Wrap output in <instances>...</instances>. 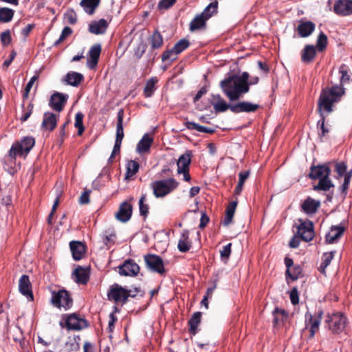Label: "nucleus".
<instances>
[{"instance_id":"obj_2","label":"nucleus","mask_w":352,"mask_h":352,"mask_svg":"<svg viewBox=\"0 0 352 352\" xmlns=\"http://www.w3.org/2000/svg\"><path fill=\"white\" fill-rule=\"evenodd\" d=\"M250 75L244 72L240 76L230 75L220 82L223 93L230 101H236L249 92L248 81Z\"/></svg>"},{"instance_id":"obj_26","label":"nucleus","mask_w":352,"mask_h":352,"mask_svg":"<svg viewBox=\"0 0 352 352\" xmlns=\"http://www.w3.org/2000/svg\"><path fill=\"white\" fill-rule=\"evenodd\" d=\"M316 48L312 45H307L301 52V61L305 64H310L316 56Z\"/></svg>"},{"instance_id":"obj_14","label":"nucleus","mask_w":352,"mask_h":352,"mask_svg":"<svg viewBox=\"0 0 352 352\" xmlns=\"http://www.w3.org/2000/svg\"><path fill=\"white\" fill-rule=\"evenodd\" d=\"M331 172L330 167L327 164L312 166L310 168L309 177L312 179H320L324 177H329Z\"/></svg>"},{"instance_id":"obj_43","label":"nucleus","mask_w":352,"mask_h":352,"mask_svg":"<svg viewBox=\"0 0 352 352\" xmlns=\"http://www.w3.org/2000/svg\"><path fill=\"white\" fill-rule=\"evenodd\" d=\"M333 184H332L331 180L328 177H324L319 179V182L317 185L314 186V190L316 191H327L331 187H333Z\"/></svg>"},{"instance_id":"obj_32","label":"nucleus","mask_w":352,"mask_h":352,"mask_svg":"<svg viewBox=\"0 0 352 352\" xmlns=\"http://www.w3.org/2000/svg\"><path fill=\"white\" fill-rule=\"evenodd\" d=\"M191 248V242L189 240V231L188 230H183L177 244V248L181 252H186Z\"/></svg>"},{"instance_id":"obj_34","label":"nucleus","mask_w":352,"mask_h":352,"mask_svg":"<svg viewBox=\"0 0 352 352\" xmlns=\"http://www.w3.org/2000/svg\"><path fill=\"white\" fill-rule=\"evenodd\" d=\"M272 314L274 316L273 324L274 327H278L283 324L288 317L287 312L284 309H279L278 307L274 309Z\"/></svg>"},{"instance_id":"obj_59","label":"nucleus","mask_w":352,"mask_h":352,"mask_svg":"<svg viewBox=\"0 0 352 352\" xmlns=\"http://www.w3.org/2000/svg\"><path fill=\"white\" fill-rule=\"evenodd\" d=\"M37 79H38V77L36 76H34L30 78V81L28 82V84L26 85V86L25 87L24 92L23 94V99H27L29 97V93H30L34 82Z\"/></svg>"},{"instance_id":"obj_28","label":"nucleus","mask_w":352,"mask_h":352,"mask_svg":"<svg viewBox=\"0 0 352 352\" xmlns=\"http://www.w3.org/2000/svg\"><path fill=\"white\" fill-rule=\"evenodd\" d=\"M344 232V228L343 226H332L330 232L325 236L326 243L329 244L335 243L343 234Z\"/></svg>"},{"instance_id":"obj_51","label":"nucleus","mask_w":352,"mask_h":352,"mask_svg":"<svg viewBox=\"0 0 352 352\" xmlns=\"http://www.w3.org/2000/svg\"><path fill=\"white\" fill-rule=\"evenodd\" d=\"M302 272V270L300 265H293L292 267V270L289 271V274H285L286 279L287 280L288 278H290L292 280H296L299 278Z\"/></svg>"},{"instance_id":"obj_48","label":"nucleus","mask_w":352,"mask_h":352,"mask_svg":"<svg viewBox=\"0 0 352 352\" xmlns=\"http://www.w3.org/2000/svg\"><path fill=\"white\" fill-rule=\"evenodd\" d=\"M327 42L328 38L327 35L323 32H321L318 36L316 48L319 52H322L326 49Z\"/></svg>"},{"instance_id":"obj_35","label":"nucleus","mask_w":352,"mask_h":352,"mask_svg":"<svg viewBox=\"0 0 352 352\" xmlns=\"http://www.w3.org/2000/svg\"><path fill=\"white\" fill-rule=\"evenodd\" d=\"M83 80V75L76 72H70L65 76L67 83L74 87L78 86Z\"/></svg>"},{"instance_id":"obj_4","label":"nucleus","mask_w":352,"mask_h":352,"mask_svg":"<svg viewBox=\"0 0 352 352\" xmlns=\"http://www.w3.org/2000/svg\"><path fill=\"white\" fill-rule=\"evenodd\" d=\"M35 144L32 137H24L20 141L15 142L9 151V157L15 160L17 156H26Z\"/></svg>"},{"instance_id":"obj_17","label":"nucleus","mask_w":352,"mask_h":352,"mask_svg":"<svg viewBox=\"0 0 352 352\" xmlns=\"http://www.w3.org/2000/svg\"><path fill=\"white\" fill-rule=\"evenodd\" d=\"M131 215L132 205L126 201L120 205L118 212L115 214V217L119 221L125 223L131 219Z\"/></svg>"},{"instance_id":"obj_52","label":"nucleus","mask_w":352,"mask_h":352,"mask_svg":"<svg viewBox=\"0 0 352 352\" xmlns=\"http://www.w3.org/2000/svg\"><path fill=\"white\" fill-rule=\"evenodd\" d=\"M190 43L189 41L186 38H182L177 41L174 45V50L177 52L179 54H180L182 52H183L184 50H186L187 48L189 47Z\"/></svg>"},{"instance_id":"obj_24","label":"nucleus","mask_w":352,"mask_h":352,"mask_svg":"<svg viewBox=\"0 0 352 352\" xmlns=\"http://www.w3.org/2000/svg\"><path fill=\"white\" fill-rule=\"evenodd\" d=\"M69 248L73 258L75 261L80 260L86 252V246L82 242L78 241H71L69 243Z\"/></svg>"},{"instance_id":"obj_47","label":"nucleus","mask_w":352,"mask_h":352,"mask_svg":"<svg viewBox=\"0 0 352 352\" xmlns=\"http://www.w3.org/2000/svg\"><path fill=\"white\" fill-rule=\"evenodd\" d=\"M179 54L174 50V47L171 49L166 50L162 54V60L165 62L166 60H170L173 62L177 59Z\"/></svg>"},{"instance_id":"obj_7","label":"nucleus","mask_w":352,"mask_h":352,"mask_svg":"<svg viewBox=\"0 0 352 352\" xmlns=\"http://www.w3.org/2000/svg\"><path fill=\"white\" fill-rule=\"evenodd\" d=\"M50 302L53 306L57 308L63 307L65 310L70 309L73 305V299L69 292L64 289L53 292Z\"/></svg>"},{"instance_id":"obj_63","label":"nucleus","mask_w":352,"mask_h":352,"mask_svg":"<svg viewBox=\"0 0 352 352\" xmlns=\"http://www.w3.org/2000/svg\"><path fill=\"white\" fill-rule=\"evenodd\" d=\"M177 0H160L158 3V8L162 9H168L171 6H173Z\"/></svg>"},{"instance_id":"obj_60","label":"nucleus","mask_w":352,"mask_h":352,"mask_svg":"<svg viewBox=\"0 0 352 352\" xmlns=\"http://www.w3.org/2000/svg\"><path fill=\"white\" fill-rule=\"evenodd\" d=\"M0 39L3 46L8 45L12 41L10 31L9 30L3 32L0 35Z\"/></svg>"},{"instance_id":"obj_13","label":"nucleus","mask_w":352,"mask_h":352,"mask_svg":"<svg viewBox=\"0 0 352 352\" xmlns=\"http://www.w3.org/2000/svg\"><path fill=\"white\" fill-rule=\"evenodd\" d=\"M88 326L85 318H80L76 314L68 315L65 320V327L68 330H81Z\"/></svg>"},{"instance_id":"obj_55","label":"nucleus","mask_w":352,"mask_h":352,"mask_svg":"<svg viewBox=\"0 0 352 352\" xmlns=\"http://www.w3.org/2000/svg\"><path fill=\"white\" fill-rule=\"evenodd\" d=\"M64 18L67 20V23L71 25H74L77 22V14L72 9L67 11L64 15Z\"/></svg>"},{"instance_id":"obj_41","label":"nucleus","mask_w":352,"mask_h":352,"mask_svg":"<svg viewBox=\"0 0 352 352\" xmlns=\"http://www.w3.org/2000/svg\"><path fill=\"white\" fill-rule=\"evenodd\" d=\"M118 273L121 276H132V258L125 260L122 264L118 266Z\"/></svg>"},{"instance_id":"obj_10","label":"nucleus","mask_w":352,"mask_h":352,"mask_svg":"<svg viewBox=\"0 0 352 352\" xmlns=\"http://www.w3.org/2000/svg\"><path fill=\"white\" fill-rule=\"evenodd\" d=\"M144 261L146 267L151 271L160 274H164L165 273L164 262L160 256L146 254L144 256Z\"/></svg>"},{"instance_id":"obj_38","label":"nucleus","mask_w":352,"mask_h":352,"mask_svg":"<svg viewBox=\"0 0 352 352\" xmlns=\"http://www.w3.org/2000/svg\"><path fill=\"white\" fill-rule=\"evenodd\" d=\"M158 79L157 77H153L146 82L144 88V96L146 98H150L153 95L157 89L156 85Z\"/></svg>"},{"instance_id":"obj_42","label":"nucleus","mask_w":352,"mask_h":352,"mask_svg":"<svg viewBox=\"0 0 352 352\" xmlns=\"http://www.w3.org/2000/svg\"><path fill=\"white\" fill-rule=\"evenodd\" d=\"M186 127L189 130H197L199 132L212 134L214 133L215 130L211 128L199 125L195 122L187 121L184 123Z\"/></svg>"},{"instance_id":"obj_20","label":"nucleus","mask_w":352,"mask_h":352,"mask_svg":"<svg viewBox=\"0 0 352 352\" xmlns=\"http://www.w3.org/2000/svg\"><path fill=\"white\" fill-rule=\"evenodd\" d=\"M260 108L258 104L248 101H240L234 104V113H254Z\"/></svg>"},{"instance_id":"obj_57","label":"nucleus","mask_w":352,"mask_h":352,"mask_svg":"<svg viewBox=\"0 0 352 352\" xmlns=\"http://www.w3.org/2000/svg\"><path fill=\"white\" fill-rule=\"evenodd\" d=\"M232 243H230L223 246L222 250H220V255L222 261H227L231 254Z\"/></svg>"},{"instance_id":"obj_46","label":"nucleus","mask_w":352,"mask_h":352,"mask_svg":"<svg viewBox=\"0 0 352 352\" xmlns=\"http://www.w3.org/2000/svg\"><path fill=\"white\" fill-rule=\"evenodd\" d=\"M14 14V10L8 8H0V22L8 23L12 21Z\"/></svg>"},{"instance_id":"obj_39","label":"nucleus","mask_w":352,"mask_h":352,"mask_svg":"<svg viewBox=\"0 0 352 352\" xmlns=\"http://www.w3.org/2000/svg\"><path fill=\"white\" fill-rule=\"evenodd\" d=\"M100 0H82L80 5L84 10L89 14H92L96 8L98 6Z\"/></svg>"},{"instance_id":"obj_16","label":"nucleus","mask_w":352,"mask_h":352,"mask_svg":"<svg viewBox=\"0 0 352 352\" xmlns=\"http://www.w3.org/2000/svg\"><path fill=\"white\" fill-rule=\"evenodd\" d=\"M333 12L339 16L352 14V0H338L333 6Z\"/></svg>"},{"instance_id":"obj_9","label":"nucleus","mask_w":352,"mask_h":352,"mask_svg":"<svg viewBox=\"0 0 352 352\" xmlns=\"http://www.w3.org/2000/svg\"><path fill=\"white\" fill-rule=\"evenodd\" d=\"M154 139L149 134L145 133L136 145L135 152L140 155L141 162L146 163L147 156L151 153V148Z\"/></svg>"},{"instance_id":"obj_22","label":"nucleus","mask_w":352,"mask_h":352,"mask_svg":"<svg viewBox=\"0 0 352 352\" xmlns=\"http://www.w3.org/2000/svg\"><path fill=\"white\" fill-rule=\"evenodd\" d=\"M89 268L78 266L72 272V278L78 284L85 285L89 280Z\"/></svg>"},{"instance_id":"obj_30","label":"nucleus","mask_w":352,"mask_h":352,"mask_svg":"<svg viewBox=\"0 0 352 352\" xmlns=\"http://www.w3.org/2000/svg\"><path fill=\"white\" fill-rule=\"evenodd\" d=\"M81 339L80 336H69L65 344L67 352H76L80 350Z\"/></svg>"},{"instance_id":"obj_21","label":"nucleus","mask_w":352,"mask_h":352,"mask_svg":"<svg viewBox=\"0 0 352 352\" xmlns=\"http://www.w3.org/2000/svg\"><path fill=\"white\" fill-rule=\"evenodd\" d=\"M19 292L28 299L31 300H33L34 296L32 291V285L28 275L23 274L21 276L19 281Z\"/></svg>"},{"instance_id":"obj_25","label":"nucleus","mask_w":352,"mask_h":352,"mask_svg":"<svg viewBox=\"0 0 352 352\" xmlns=\"http://www.w3.org/2000/svg\"><path fill=\"white\" fill-rule=\"evenodd\" d=\"M320 206V201L308 197L301 204L302 210L307 214H315Z\"/></svg>"},{"instance_id":"obj_11","label":"nucleus","mask_w":352,"mask_h":352,"mask_svg":"<svg viewBox=\"0 0 352 352\" xmlns=\"http://www.w3.org/2000/svg\"><path fill=\"white\" fill-rule=\"evenodd\" d=\"M300 224L297 228V236L306 242L311 241L314 236V224L311 221L299 220Z\"/></svg>"},{"instance_id":"obj_23","label":"nucleus","mask_w":352,"mask_h":352,"mask_svg":"<svg viewBox=\"0 0 352 352\" xmlns=\"http://www.w3.org/2000/svg\"><path fill=\"white\" fill-rule=\"evenodd\" d=\"M101 45L100 44H96L91 47L88 53L87 66L90 69H94L99 60L100 56L101 54Z\"/></svg>"},{"instance_id":"obj_6","label":"nucleus","mask_w":352,"mask_h":352,"mask_svg":"<svg viewBox=\"0 0 352 352\" xmlns=\"http://www.w3.org/2000/svg\"><path fill=\"white\" fill-rule=\"evenodd\" d=\"M131 290L122 287L118 283L111 285L107 294L108 299L117 305H123L130 296Z\"/></svg>"},{"instance_id":"obj_40","label":"nucleus","mask_w":352,"mask_h":352,"mask_svg":"<svg viewBox=\"0 0 352 352\" xmlns=\"http://www.w3.org/2000/svg\"><path fill=\"white\" fill-rule=\"evenodd\" d=\"M218 5L217 0L212 1L200 14L208 20L211 16L217 13Z\"/></svg>"},{"instance_id":"obj_53","label":"nucleus","mask_w":352,"mask_h":352,"mask_svg":"<svg viewBox=\"0 0 352 352\" xmlns=\"http://www.w3.org/2000/svg\"><path fill=\"white\" fill-rule=\"evenodd\" d=\"M23 107V114L20 118V120L21 122H24L30 117L34 109V104L30 102L27 107H24V104L22 105Z\"/></svg>"},{"instance_id":"obj_15","label":"nucleus","mask_w":352,"mask_h":352,"mask_svg":"<svg viewBox=\"0 0 352 352\" xmlns=\"http://www.w3.org/2000/svg\"><path fill=\"white\" fill-rule=\"evenodd\" d=\"M339 73L341 74L340 84L339 85H333L330 87H326L322 89V90L327 89H333L337 88L341 89L344 91V94H345V89L344 88V85L346 83H349L351 79V75L349 74V69L348 66L345 64H342L339 68Z\"/></svg>"},{"instance_id":"obj_1","label":"nucleus","mask_w":352,"mask_h":352,"mask_svg":"<svg viewBox=\"0 0 352 352\" xmlns=\"http://www.w3.org/2000/svg\"><path fill=\"white\" fill-rule=\"evenodd\" d=\"M344 96V91L336 87L333 89L322 90L318 101L317 111L320 119L317 122V128L320 129L319 137H324L329 133V129L325 126L327 116L325 113H330L333 111V106L339 102Z\"/></svg>"},{"instance_id":"obj_56","label":"nucleus","mask_w":352,"mask_h":352,"mask_svg":"<svg viewBox=\"0 0 352 352\" xmlns=\"http://www.w3.org/2000/svg\"><path fill=\"white\" fill-rule=\"evenodd\" d=\"M346 164L344 162H337L335 166V170L337 173L338 177L345 176L346 172Z\"/></svg>"},{"instance_id":"obj_18","label":"nucleus","mask_w":352,"mask_h":352,"mask_svg":"<svg viewBox=\"0 0 352 352\" xmlns=\"http://www.w3.org/2000/svg\"><path fill=\"white\" fill-rule=\"evenodd\" d=\"M296 29L300 37L306 38L309 36L315 30L316 24L311 21L300 20Z\"/></svg>"},{"instance_id":"obj_45","label":"nucleus","mask_w":352,"mask_h":352,"mask_svg":"<svg viewBox=\"0 0 352 352\" xmlns=\"http://www.w3.org/2000/svg\"><path fill=\"white\" fill-rule=\"evenodd\" d=\"M215 112H225L228 109H230L234 113V104H227L224 100L221 101H217L215 103H212Z\"/></svg>"},{"instance_id":"obj_19","label":"nucleus","mask_w":352,"mask_h":352,"mask_svg":"<svg viewBox=\"0 0 352 352\" xmlns=\"http://www.w3.org/2000/svg\"><path fill=\"white\" fill-rule=\"evenodd\" d=\"M59 115L51 112H45L43 114V119L41 124L43 129L53 131L57 126Z\"/></svg>"},{"instance_id":"obj_44","label":"nucleus","mask_w":352,"mask_h":352,"mask_svg":"<svg viewBox=\"0 0 352 352\" xmlns=\"http://www.w3.org/2000/svg\"><path fill=\"white\" fill-rule=\"evenodd\" d=\"M122 121H123V111L120 110L118 113V123H117V129H116V142H122V140L124 137L123 132V126H122Z\"/></svg>"},{"instance_id":"obj_37","label":"nucleus","mask_w":352,"mask_h":352,"mask_svg":"<svg viewBox=\"0 0 352 352\" xmlns=\"http://www.w3.org/2000/svg\"><path fill=\"white\" fill-rule=\"evenodd\" d=\"M201 313L199 311L195 312L192 314L190 319L188 321V325L190 326L189 332L195 336L197 333V327L201 323Z\"/></svg>"},{"instance_id":"obj_8","label":"nucleus","mask_w":352,"mask_h":352,"mask_svg":"<svg viewBox=\"0 0 352 352\" xmlns=\"http://www.w3.org/2000/svg\"><path fill=\"white\" fill-rule=\"evenodd\" d=\"M322 315V310H320L316 315H312L309 311L306 312L305 316V329H309V338H313L315 334L319 331Z\"/></svg>"},{"instance_id":"obj_61","label":"nucleus","mask_w":352,"mask_h":352,"mask_svg":"<svg viewBox=\"0 0 352 352\" xmlns=\"http://www.w3.org/2000/svg\"><path fill=\"white\" fill-rule=\"evenodd\" d=\"M352 177V170L349 171L347 173L345 174L344 183L342 184L341 186L342 192L346 194V190L349 188V186L350 184V181Z\"/></svg>"},{"instance_id":"obj_5","label":"nucleus","mask_w":352,"mask_h":352,"mask_svg":"<svg viewBox=\"0 0 352 352\" xmlns=\"http://www.w3.org/2000/svg\"><path fill=\"white\" fill-rule=\"evenodd\" d=\"M179 182L173 178L158 180L153 182L152 188L155 197H164L175 190Z\"/></svg>"},{"instance_id":"obj_64","label":"nucleus","mask_w":352,"mask_h":352,"mask_svg":"<svg viewBox=\"0 0 352 352\" xmlns=\"http://www.w3.org/2000/svg\"><path fill=\"white\" fill-rule=\"evenodd\" d=\"M90 190L85 189V191L81 194L79 198V203L82 205L87 204L89 203V195L91 193Z\"/></svg>"},{"instance_id":"obj_33","label":"nucleus","mask_w":352,"mask_h":352,"mask_svg":"<svg viewBox=\"0 0 352 352\" xmlns=\"http://www.w3.org/2000/svg\"><path fill=\"white\" fill-rule=\"evenodd\" d=\"M208 20L202 15L197 14L190 21L189 24V30L190 32H195L199 30L205 29L206 28V21Z\"/></svg>"},{"instance_id":"obj_49","label":"nucleus","mask_w":352,"mask_h":352,"mask_svg":"<svg viewBox=\"0 0 352 352\" xmlns=\"http://www.w3.org/2000/svg\"><path fill=\"white\" fill-rule=\"evenodd\" d=\"M146 195H142L139 200L140 214L145 219L149 212L148 204L146 203Z\"/></svg>"},{"instance_id":"obj_62","label":"nucleus","mask_w":352,"mask_h":352,"mask_svg":"<svg viewBox=\"0 0 352 352\" xmlns=\"http://www.w3.org/2000/svg\"><path fill=\"white\" fill-rule=\"evenodd\" d=\"M290 300L292 305H296L299 302L298 292L296 287L292 289L289 294Z\"/></svg>"},{"instance_id":"obj_12","label":"nucleus","mask_w":352,"mask_h":352,"mask_svg":"<svg viewBox=\"0 0 352 352\" xmlns=\"http://www.w3.org/2000/svg\"><path fill=\"white\" fill-rule=\"evenodd\" d=\"M68 95L60 92H54L50 97L49 106L55 111L60 112L63 110L67 101Z\"/></svg>"},{"instance_id":"obj_3","label":"nucleus","mask_w":352,"mask_h":352,"mask_svg":"<svg viewBox=\"0 0 352 352\" xmlns=\"http://www.w3.org/2000/svg\"><path fill=\"white\" fill-rule=\"evenodd\" d=\"M325 322L333 334H340L345 331L348 319L342 312L337 311L328 314Z\"/></svg>"},{"instance_id":"obj_27","label":"nucleus","mask_w":352,"mask_h":352,"mask_svg":"<svg viewBox=\"0 0 352 352\" xmlns=\"http://www.w3.org/2000/svg\"><path fill=\"white\" fill-rule=\"evenodd\" d=\"M107 27V21L101 19L99 21H92L89 25V31L94 34H102L106 32Z\"/></svg>"},{"instance_id":"obj_31","label":"nucleus","mask_w":352,"mask_h":352,"mask_svg":"<svg viewBox=\"0 0 352 352\" xmlns=\"http://www.w3.org/2000/svg\"><path fill=\"white\" fill-rule=\"evenodd\" d=\"M192 156V153L191 151H186L185 153L180 155L179 157L177 165V171L181 170H188L189 166L191 162V157Z\"/></svg>"},{"instance_id":"obj_36","label":"nucleus","mask_w":352,"mask_h":352,"mask_svg":"<svg viewBox=\"0 0 352 352\" xmlns=\"http://www.w3.org/2000/svg\"><path fill=\"white\" fill-rule=\"evenodd\" d=\"M148 42L152 50L159 49L164 43V40L160 32L156 30L148 38Z\"/></svg>"},{"instance_id":"obj_29","label":"nucleus","mask_w":352,"mask_h":352,"mask_svg":"<svg viewBox=\"0 0 352 352\" xmlns=\"http://www.w3.org/2000/svg\"><path fill=\"white\" fill-rule=\"evenodd\" d=\"M237 204L238 199H236L234 201L230 202L228 206L226 207L225 217L223 221V225L224 226H228L232 222Z\"/></svg>"},{"instance_id":"obj_58","label":"nucleus","mask_w":352,"mask_h":352,"mask_svg":"<svg viewBox=\"0 0 352 352\" xmlns=\"http://www.w3.org/2000/svg\"><path fill=\"white\" fill-rule=\"evenodd\" d=\"M72 33V30L69 27H65L61 32L59 38L54 43V45H58L62 43L67 36Z\"/></svg>"},{"instance_id":"obj_54","label":"nucleus","mask_w":352,"mask_h":352,"mask_svg":"<svg viewBox=\"0 0 352 352\" xmlns=\"http://www.w3.org/2000/svg\"><path fill=\"white\" fill-rule=\"evenodd\" d=\"M333 258V252H325L322 256V263L320 265V268L324 271L325 268L331 263Z\"/></svg>"},{"instance_id":"obj_50","label":"nucleus","mask_w":352,"mask_h":352,"mask_svg":"<svg viewBox=\"0 0 352 352\" xmlns=\"http://www.w3.org/2000/svg\"><path fill=\"white\" fill-rule=\"evenodd\" d=\"M83 118L84 114L82 112H78L75 116L74 126L78 129V135L79 136L81 135L85 131Z\"/></svg>"}]
</instances>
